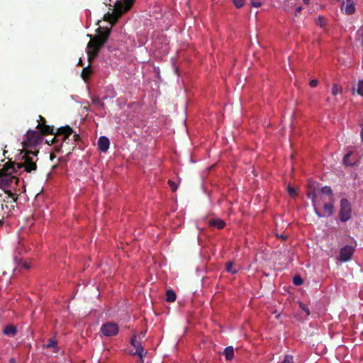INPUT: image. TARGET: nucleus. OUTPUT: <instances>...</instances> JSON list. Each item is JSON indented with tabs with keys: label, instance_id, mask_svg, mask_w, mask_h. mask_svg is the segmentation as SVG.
I'll return each mask as SVG.
<instances>
[{
	"label": "nucleus",
	"instance_id": "nucleus-10",
	"mask_svg": "<svg viewBox=\"0 0 363 363\" xmlns=\"http://www.w3.org/2000/svg\"><path fill=\"white\" fill-rule=\"evenodd\" d=\"M354 249L352 247L346 245L340 251V259L341 262H345L349 261L353 255Z\"/></svg>",
	"mask_w": 363,
	"mask_h": 363
},
{
	"label": "nucleus",
	"instance_id": "nucleus-24",
	"mask_svg": "<svg viewBox=\"0 0 363 363\" xmlns=\"http://www.w3.org/2000/svg\"><path fill=\"white\" fill-rule=\"evenodd\" d=\"M357 39L360 40L363 45V26L357 31Z\"/></svg>",
	"mask_w": 363,
	"mask_h": 363
},
{
	"label": "nucleus",
	"instance_id": "nucleus-41",
	"mask_svg": "<svg viewBox=\"0 0 363 363\" xmlns=\"http://www.w3.org/2000/svg\"><path fill=\"white\" fill-rule=\"evenodd\" d=\"M305 4H308L310 0H303Z\"/></svg>",
	"mask_w": 363,
	"mask_h": 363
},
{
	"label": "nucleus",
	"instance_id": "nucleus-3",
	"mask_svg": "<svg viewBox=\"0 0 363 363\" xmlns=\"http://www.w3.org/2000/svg\"><path fill=\"white\" fill-rule=\"evenodd\" d=\"M316 183L315 182L310 181L308 183V196L313 201V206L315 208V214L318 217L330 216L333 213V205L330 203H325L323 207L324 213L323 214L319 213L318 211V206L319 205L318 201L317 200L318 190L316 189Z\"/></svg>",
	"mask_w": 363,
	"mask_h": 363
},
{
	"label": "nucleus",
	"instance_id": "nucleus-32",
	"mask_svg": "<svg viewBox=\"0 0 363 363\" xmlns=\"http://www.w3.org/2000/svg\"><path fill=\"white\" fill-rule=\"evenodd\" d=\"M168 183H169V186H170V187H171V189H172V191H176V190H177V185L174 184V182H173L172 181L169 180Z\"/></svg>",
	"mask_w": 363,
	"mask_h": 363
},
{
	"label": "nucleus",
	"instance_id": "nucleus-13",
	"mask_svg": "<svg viewBox=\"0 0 363 363\" xmlns=\"http://www.w3.org/2000/svg\"><path fill=\"white\" fill-rule=\"evenodd\" d=\"M43 347L47 349H51L53 353H57L58 352L57 341L55 339H50L48 343L45 344Z\"/></svg>",
	"mask_w": 363,
	"mask_h": 363
},
{
	"label": "nucleus",
	"instance_id": "nucleus-33",
	"mask_svg": "<svg viewBox=\"0 0 363 363\" xmlns=\"http://www.w3.org/2000/svg\"><path fill=\"white\" fill-rule=\"evenodd\" d=\"M318 84V81L317 79H312L310 82H309V85L311 86V87H315Z\"/></svg>",
	"mask_w": 363,
	"mask_h": 363
},
{
	"label": "nucleus",
	"instance_id": "nucleus-37",
	"mask_svg": "<svg viewBox=\"0 0 363 363\" xmlns=\"http://www.w3.org/2000/svg\"><path fill=\"white\" fill-rule=\"evenodd\" d=\"M73 138H74V140H77L79 139V135H78V134H74V135H73Z\"/></svg>",
	"mask_w": 363,
	"mask_h": 363
},
{
	"label": "nucleus",
	"instance_id": "nucleus-40",
	"mask_svg": "<svg viewBox=\"0 0 363 363\" xmlns=\"http://www.w3.org/2000/svg\"><path fill=\"white\" fill-rule=\"evenodd\" d=\"M10 363H16V361L14 359H11Z\"/></svg>",
	"mask_w": 363,
	"mask_h": 363
},
{
	"label": "nucleus",
	"instance_id": "nucleus-5",
	"mask_svg": "<svg viewBox=\"0 0 363 363\" xmlns=\"http://www.w3.org/2000/svg\"><path fill=\"white\" fill-rule=\"evenodd\" d=\"M134 1L135 0L117 1L114 4V9L112 13L108 14L107 20L111 23H114L123 13L130 9Z\"/></svg>",
	"mask_w": 363,
	"mask_h": 363
},
{
	"label": "nucleus",
	"instance_id": "nucleus-18",
	"mask_svg": "<svg viewBox=\"0 0 363 363\" xmlns=\"http://www.w3.org/2000/svg\"><path fill=\"white\" fill-rule=\"evenodd\" d=\"M352 155V152H348L344 157L343 158V163L346 165V166H351L352 165L354 162V161H352L350 160V157L351 155Z\"/></svg>",
	"mask_w": 363,
	"mask_h": 363
},
{
	"label": "nucleus",
	"instance_id": "nucleus-26",
	"mask_svg": "<svg viewBox=\"0 0 363 363\" xmlns=\"http://www.w3.org/2000/svg\"><path fill=\"white\" fill-rule=\"evenodd\" d=\"M293 282L295 285L299 286V285L302 284L303 280L300 277L296 276V277H294V278L293 279Z\"/></svg>",
	"mask_w": 363,
	"mask_h": 363
},
{
	"label": "nucleus",
	"instance_id": "nucleus-17",
	"mask_svg": "<svg viewBox=\"0 0 363 363\" xmlns=\"http://www.w3.org/2000/svg\"><path fill=\"white\" fill-rule=\"evenodd\" d=\"M225 269L228 272H230L231 274H236L237 272L238 271V267H235L233 262L227 263Z\"/></svg>",
	"mask_w": 363,
	"mask_h": 363
},
{
	"label": "nucleus",
	"instance_id": "nucleus-9",
	"mask_svg": "<svg viewBox=\"0 0 363 363\" xmlns=\"http://www.w3.org/2000/svg\"><path fill=\"white\" fill-rule=\"evenodd\" d=\"M130 344L135 349V351H131L130 354L133 355L138 354L140 357L141 360L143 361V359L144 356L145 355L146 352H144L143 348L141 346L140 342L137 340L136 336H133L131 338Z\"/></svg>",
	"mask_w": 363,
	"mask_h": 363
},
{
	"label": "nucleus",
	"instance_id": "nucleus-6",
	"mask_svg": "<svg viewBox=\"0 0 363 363\" xmlns=\"http://www.w3.org/2000/svg\"><path fill=\"white\" fill-rule=\"evenodd\" d=\"M352 214V207L350 203L346 199H342L340 201V210L339 217L342 222H346L350 219Z\"/></svg>",
	"mask_w": 363,
	"mask_h": 363
},
{
	"label": "nucleus",
	"instance_id": "nucleus-11",
	"mask_svg": "<svg viewBox=\"0 0 363 363\" xmlns=\"http://www.w3.org/2000/svg\"><path fill=\"white\" fill-rule=\"evenodd\" d=\"M342 11L347 14H353L356 11L355 4L353 0L344 1L341 7Z\"/></svg>",
	"mask_w": 363,
	"mask_h": 363
},
{
	"label": "nucleus",
	"instance_id": "nucleus-36",
	"mask_svg": "<svg viewBox=\"0 0 363 363\" xmlns=\"http://www.w3.org/2000/svg\"><path fill=\"white\" fill-rule=\"evenodd\" d=\"M361 127H362L361 138H362V140L363 141V121H362V123L361 124Z\"/></svg>",
	"mask_w": 363,
	"mask_h": 363
},
{
	"label": "nucleus",
	"instance_id": "nucleus-4",
	"mask_svg": "<svg viewBox=\"0 0 363 363\" xmlns=\"http://www.w3.org/2000/svg\"><path fill=\"white\" fill-rule=\"evenodd\" d=\"M108 35L109 31L108 30L100 33L93 39L91 38L86 48V52L89 61L96 56L99 48L105 43Z\"/></svg>",
	"mask_w": 363,
	"mask_h": 363
},
{
	"label": "nucleus",
	"instance_id": "nucleus-27",
	"mask_svg": "<svg viewBox=\"0 0 363 363\" xmlns=\"http://www.w3.org/2000/svg\"><path fill=\"white\" fill-rule=\"evenodd\" d=\"M233 1L237 8H241L245 4V0H233Z\"/></svg>",
	"mask_w": 363,
	"mask_h": 363
},
{
	"label": "nucleus",
	"instance_id": "nucleus-20",
	"mask_svg": "<svg viewBox=\"0 0 363 363\" xmlns=\"http://www.w3.org/2000/svg\"><path fill=\"white\" fill-rule=\"evenodd\" d=\"M321 194L323 195H325V196H329V199L331 198V194H332V189H330V187L329 186H323L322 189H321Z\"/></svg>",
	"mask_w": 363,
	"mask_h": 363
},
{
	"label": "nucleus",
	"instance_id": "nucleus-38",
	"mask_svg": "<svg viewBox=\"0 0 363 363\" xmlns=\"http://www.w3.org/2000/svg\"><path fill=\"white\" fill-rule=\"evenodd\" d=\"M13 181L16 182L17 180H16V179L14 177H11V179H10V182H13Z\"/></svg>",
	"mask_w": 363,
	"mask_h": 363
},
{
	"label": "nucleus",
	"instance_id": "nucleus-21",
	"mask_svg": "<svg viewBox=\"0 0 363 363\" xmlns=\"http://www.w3.org/2000/svg\"><path fill=\"white\" fill-rule=\"evenodd\" d=\"M16 328L13 326H8L5 328L4 330V333L6 335H10V336H13L15 335L16 333Z\"/></svg>",
	"mask_w": 363,
	"mask_h": 363
},
{
	"label": "nucleus",
	"instance_id": "nucleus-30",
	"mask_svg": "<svg viewBox=\"0 0 363 363\" xmlns=\"http://www.w3.org/2000/svg\"><path fill=\"white\" fill-rule=\"evenodd\" d=\"M251 6L255 8L260 7L262 6V3L258 1H251Z\"/></svg>",
	"mask_w": 363,
	"mask_h": 363
},
{
	"label": "nucleus",
	"instance_id": "nucleus-29",
	"mask_svg": "<svg viewBox=\"0 0 363 363\" xmlns=\"http://www.w3.org/2000/svg\"><path fill=\"white\" fill-rule=\"evenodd\" d=\"M299 306H300V308H301L303 311H305V312H306V315H308L310 314L309 309H308V308L305 304H303V303H301L299 304Z\"/></svg>",
	"mask_w": 363,
	"mask_h": 363
},
{
	"label": "nucleus",
	"instance_id": "nucleus-42",
	"mask_svg": "<svg viewBox=\"0 0 363 363\" xmlns=\"http://www.w3.org/2000/svg\"><path fill=\"white\" fill-rule=\"evenodd\" d=\"M55 149H56V151L59 152L60 150V147H55Z\"/></svg>",
	"mask_w": 363,
	"mask_h": 363
},
{
	"label": "nucleus",
	"instance_id": "nucleus-7",
	"mask_svg": "<svg viewBox=\"0 0 363 363\" xmlns=\"http://www.w3.org/2000/svg\"><path fill=\"white\" fill-rule=\"evenodd\" d=\"M100 331L106 337L114 336L118 333V326L114 323L108 322L101 325Z\"/></svg>",
	"mask_w": 363,
	"mask_h": 363
},
{
	"label": "nucleus",
	"instance_id": "nucleus-39",
	"mask_svg": "<svg viewBox=\"0 0 363 363\" xmlns=\"http://www.w3.org/2000/svg\"><path fill=\"white\" fill-rule=\"evenodd\" d=\"M24 267L28 269L30 267V265L28 264H24Z\"/></svg>",
	"mask_w": 363,
	"mask_h": 363
},
{
	"label": "nucleus",
	"instance_id": "nucleus-16",
	"mask_svg": "<svg viewBox=\"0 0 363 363\" xmlns=\"http://www.w3.org/2000/svg\"><path fill=\"white\" fill-rule=\"evenodd\" d=\"M342 92V87L338 84H334L332 86L331 93L333 96H336L338 94H341Z\"/></svg>",
	"mask_w": 363,
	"mask_h": 363
},
{
	"label": "nucleus",
	"instance_id": "nucleus-23",
	"mask_svg": "<svg viewBox=\"0 0 363 363\" xmlns=\"http://www.w3.org/2000/svg\"><path fill=\"white\" fill-rule=\"evenodd\" d=\"M357 92L358 94L363 96V79L359 81L357 88Z\"/></svg>",
	"mask_w": 363,
	"mask_h": 363
},
{
	"label": "nucleus",
	"instance_id": "nucleus-2",
	"mask_svg": "<svg viewBox=\"0 0 363 363\" xmlns=\"http://www.w3.org/2000/svg\"><path fill=\"white\" fill-rule=\"evenodd\" d=\"M37 153L35 151H26L22 155L21 161L16 163L13 168L15 172L23 169L27 172H30L36 169Z\"/></svg>",
	"mask_w": 363,
	"mask_h": 363
},
{
	"label": "nucleus",
	"instance_id": "nucleus-12",
	"mask_svg": "<svg viewBox=\"0 0 363 363\" xmlns=\"http://www.w3.org/2000/svg\"><path fill=\"white\" fill-rule=\"evenodd\" d=\"M98 146L101 152H106L110 146V142L108 138L101 136L99 138Z\"/></svg>",
	"mask_w": 363,
	"mask_h": 363
},
{
	"label": "nucleus",
	"instance_id": "nucleus-43",
	"mask_svg": "<svg viewBox=\"0 0 363 363\" xmlns=\"http://www.w3.org/2000/svg\"><path fill=\"white\" fill-rule=\"evenodd\" d=\"M79 65H82V60H79Z\"/></svg>",
	"mask_w": 363,
	"mask_h": 363
},
{
	"label": "nucleus",
	"instance_id": "nucleus-1",
	"mask_svg": "<svg viewBox=\"0 0 363 363\" xmlns=\"http://www.w3.org/2000/svg\"><path fill=\"white\" fill-rule=\"evenodd\" d=\"M40 122L38 123L37 128L39 130H28L27 133L23 138V147H34L42 141L43 133H52L53 128L45 125V121L42 116H39Z\"/></svg>",
	"mask_w": 363,
	"mask_h": 363
},
{
	"label": "nucleus",
	"instance_id": "nucleus-25",
	"mask_svg": "<svg viewBox=\"0 0 363 363\" xmlns=\"http://www.w3.org/2000/svg\"><path fill=\"white\" fill-rule=\"evenodd\" d=\"M287 191H288L289 194L292 197H294L296 195V189H295V188H293V187L289 186L287 187Z\"/></svg>",
	"mask_w": 363,
	"mask_h": 363
},
{
	"label": "nucleus",
	"instance_id": "nucleus-31",
	"mask_svg": "<svg viewBox=\"0 0 363 363\" xmlns=\"http://www.w3.org/2000/svg\"><path fill=\"white\" fill-rule=\"evenodd\" d=\"M93 103L96 106H103L102 101L100 99H93Z\"/></svg>",
	"mask_w": 363,
	"mask_h": 363
},
{
	"label": "nucleus",
	"instance_id": "nucleus-14",
	"mask_svg": "<svg viewBox=\"0 0 363 363\" xmlns=\"http://www.w3.org/2000/svg\"><path fill=\"white\" fill-rule=\"evenodd\" d=\"M209 224L211 226L216 227L218 229H221L224 227L225 223L223 220H220L219 218L216 219H212L209 221Z\"/></svg>",
	"mask_w": 363,
	"mask_h": 363
},
{
	"label": "nucleus",
	"instance_id": "nucleus-28",
	"mask_svg": "<svg viewBox=\"0 0 363 363\" xmlns=\"http://www.w3.org/2000/svg\"><path fill=\"white\" fill-rule=\"evenodd\" d=\"M282 363H294L292 356L286 355Z\"/></svg>",
	"mask_w": 363,
	"mask_h": 363
},
{
	"label": "nucleus",
	"instance_id": "nucleus-15",
	"mask_svg": "<svg viewBox=\"0 0 363 363\" xmlns=\"http://www.w3.org/2000/svg\"><path fill=\"white\" fill-rule=\"evenodd\" d=\"M226 359L231 360L234 356V350L233 347H228L223 351Z\"/></svg>",
	"mask_w": 363,
	"mask_h": 363
},
{
	"label": "nucleus",
	"instance_id": "nucleus-22",
	"mask_svg": "<svg viewBox=\"0 0 363 363\" xmlns=\"http://www.w3.org/2000/svg\"><path fill=\"white\" fill-rule=\"evenodd\" d=\"M89 74L90 71L89 67L84 68L82 72V77L84 79V81H86L88 79Z\"/></svg>",
	"mask_w": 363,
	"mask_h": 363
},
{
	"label": "nucleus",
	"instance_id": "nucleus-34",
	"mask_svg": "<svg viewBox=\"0 0 363 363\" xmlns=\"http://www.w3.org/2000/svg\"><path fill=\"white\" fill-rule=\"evenodd\" d=\"M323 18L322 17H319V18H318L319 24H320V26L321 27H323V26H324V23H323Z\"/></svg>",
	"mask_w": 363,
	"mask_h": 363
},
{
	"label": "nucleus",
	"instance_id": "nucleus-35",
	"mask_svg": "<svg viewBox=\"0 0 363 363\" xmlns=\"http://www.w3.org/2000/svg\"><path fill=\"white\" fill-rule=\"evenodd\" d=\"M302 10V7L301 6H298L296 9V14L301 12V11Z\"/></svg>",
	"mask_w": 363,
	"mask_h": 363
},
{
	"label": "nucleus",
	"instance_id": "nucleus-8",
	"mask_svg": "<svg viewBox=\"0 0 363 363\" xmlns=\"http://www.w3.org/2000/svg\"><path fill=\"white\" fill-rule=\"evenodd\" d=\"M72 133V130L69 126L62 127L57 130V133L52 138V143H54L55 141L58 140H63V142H66L67 140H69V137Z\"/></svg>",
	"mask_w": 363,
	"mask_h": 363
},
{
	"label": "nucleus",
	"instance_id": "nucleus-19",
	"mask_svg": "<svg viewBox=\"0 0 363 363\" xmlns=\"http://www.w3.org/2000/svg\"><path fill=\"white\" fill-rule=\"evenodd\" d=\"M176 300V294L173 291L169 290L167 291V301L174 302Z\"/></svg>",
	"mask_w": 363,
	"mask_h": 363
}]
</instances>
